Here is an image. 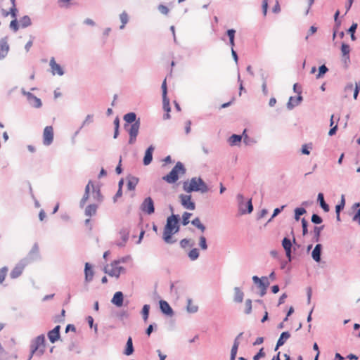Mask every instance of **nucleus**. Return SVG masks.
<instances>
[{"mask_svg":"<svg viewBox=\"0 0 360 360\" xmlns=\"http://www.w3.org/2000/svg\"><path fill=\"white\" fill-rule=\"evenodd\" d=\"M322 248V245L318 243L315 245L314 250H312L311 257L316 262H319L321 259Z\"/></svg>","mask_w":360,"mask_h":360,"instance_id":"obj_20","label":"nucleus"},{"mask_svg":"<svg viewBox=\"0 0 360 360\" xmlns=\"http://www.w3.org/2000/svg\"><path fill=\"white\" fill-rule=\"evenodd\" d=\"M307 212L305 208L304 207H297L295 209V219L296 221H299L300 219V216L303 215Z\"/></svg>","mask_w":360,"mask_h":360,"instance_id":"obj_43","label":"nucleus"},{"mask_svg":"<svg viewBox=\"0 0 360 360\" xmlns=\"http://www.w3.org/2000/svg\"><path fill=\"white\" fill-rule=\"evenodd\" d=\"M246 129H244L242 134L243 143L247 146H250L255 143V141L246 134Z\"/></svg>","mask_w":360,"mask_h":360,"instance_id":"obj_40","label":"nucleus"},{"mask_svg":"<svg viewBox=\"0 0 360 360\" xmlns=\"http://www.w3.org/2000/svg\"><path fill=\"white\" fill-rule=\"evenodd\" d=\"M26 266V263L23 261L19 262L11 271L10 273V276L11 278L15 279L18 278L22 273L25 266Z\"/></svg>","mask_w":360,"mask_h":360,"instance_id":"obj_12","label":"nucleus"},{"mask_svg":"<svg viewBox=\"0 0 360 360\" xmlns=\"http://www.w3.org/2000/svg\"><path fill=\"white\" fill-rule=\"evenodd\" d=\"M269 281L266 276H262V280L257 284L258 288L260 289L267 288L269 285Z\"/></svg>","mask_w":360,"mask_h":360,"instance_id":"obj_49","label":"nucleus"},{"mask_svg":"<svg viewBox=\"0 0 360 360\" xmlns=\"http://www.w3.org/2000/svg\"><path fill=\"white\" fill-rule=\"evenodd\" d=\"M341 51L342 56L345 58V59L349 60V52L350 47L347 44L342 43L341 45Z\"/></svg>","mask_w":360,"mask_h":360,"instance_id":"obj_36","label":"nucleus"},{"mask_svg":"<svg viewBox=\"0 0 360 360\" xmlns=\"http://www.w3.org/2000/svg\"><path fill=\"white\" fill-rule=\"evenodd\" d=\"M284 207H285V205H283L281 207H277V208L274 209L273 214H272L271 217L268 220V222H270L272 220V219H274L278 214H279L281 212V211L283 210Z\"/></svg>","mask_w":360,"mask_h":360,"instance_id":"obj_59","label":"nucleus"},{"mask_svg":"<svg viewBox=\"0 0 360 360\" xmlns=\"http://www.w3.org/2000/svg\"><path fill=\"white\" fill-rule=\"evenodd\" d=\"M312 148V143L304 144L302 146L301 152L304 155H309L310 150Z\"/></svg>","mask_w":360,"mask_h":360,"instance_id":"obj_51","label":"nucleus"},{"mask_svg":"<svg viewBox=\"0 0 360 360\" xmlns=\"http://www.w3.org/2000/svg\"><path fill=\"white\" fill-rule=\"evenodd\" d=\"M252 300L250 299H247L245 302V310L244 313L245 314H250L252 312Z\"/></svg>","mask_w":360,"mask_h":360,"instance_id":"obj_47","label":"nucleus"},{"mask_svg":"<svg viewBox=\"0 0 360 360\" xmlns=\"http://www.w3.org/2000/svg\"><path fill=\"white\" fill-rule=\"evenodd\" d=\"M359 91H360V82H358L355 83V88L354 89L353 97L355 100L357 99Z\"/></svg>","mask_w":360,"mask_h":360,"instance_id":"obj_63","label":"nucleus"},{"mask_svg":"<svg viewBox=\"0 0 360 360\" xmlns=\"http://www.w3.org/2000/svg\"><path fill=\"white\" fill-rule=\"evenodd\" d=\"M155 147L151 145L145 151L144 157L143 159V164L146 166L150 165L153 160V153Z\"/></svg>","mask_w":360,"mask_h":360,"instance_id":"obj_16","label":"nucleus"},{"mask_svg":"<svg viewBox=\"0 0 360 360\" xmlns=\"http://www.w3.org/2000/svg\"><path fill=\"white\" fill-rule=\"evenodd\" d=\"M123 301L124 295L121 291L116 292L111 300V302L117 307H120L123 305Z\"/></svg>","mask_w":360,"mask_h":360,"instance_id":"obj_19","label":"nucleus"},{"mask_svg":"<svg viewBox=\"0 0 360 360\" xmlns=\"http://www.w3.org/2000/svg\"><path fill=\"white\" fill-rule=\"evenodd\" d=\"M49 65L52 70L53 75L57 74L60 76H62L64 75L65 72H64L63 68L56 62L54 58H51Z\"/></svg>","mask_w":360,"mask_h":360,"instance_id":"obj_15","label":"nucleus"},{"mask_svg":"<svg viewBox=\"0 0 360 360\" xmlns=\"http://www.w3.org/2000/svg\"><path fill=\"white\" fill-rule=\"evenodd\" d=\"M30 256L35 255L37 257H39V246H38L37 243H34L33 245L31 250L30 251Z\"/></svg>","mask_w":360,"mask_h":360,"instance_id":"obj_57","label":"nucleus"},{"mask_svg":"<svg viewBox=\"0 0 360 360\" xmlns=\"http://www.w3.org/2000/svg\"><path fill=\"white\" fill-rule=\"evenodd\" d=\"M199 246L202 250H206L208 248L207 239L204 236H200L199 237Z\"/></svg>","mask_w":360,"mask_h":360,"instance_id":"obj_48","label":"nucleus"},{"mask_svg":"<svg viewBox=\"0 0 360 360\" xmlns=\"http://www.w3.org/2000/svg\"><path fill=\"white\" fill-rule=\"evenodd\" d=\"M140 124V118H138L137 122L129 124L125 129L128 131L129 135H138Z\"/></svg>","mask_w":360,"mask_h":360,"instance_id":"obj_22","label":"nucleus"},{"mask_svg":"<svg viewBox=\"0 0 360 360\" xmlns=\"http://www.w3.org/2000/svg\"><path fill=\"white\" fill-rule=\"evenodd\" d=\"M235 34L236 30L234 29H229L226 31V35L229 39V45L231 49H233L235 46Z\"/></svg>","mask_w":360,"mask_h":360,"instance_id":"obj_31","label":"nucleus"},{"mask_svg":"<svg viewBox=\"0 0 360 360\" xmlns=\"http://www.w3.org/2000/svg\"><path fill=\"white\" fill-rule=\"evenodd\" d=\"M192 215V213H190V212H185L183 214H182V219H181V224L184 225V226H186L187 224H189V218L191 217V216Z\"/></svg>","mask_w":360,"mask_h":360,"instance_id":"obj_52","label":"nucleus"},{"mask_svg":"<svg viewBox=\"0 0 360 360\" xmlns=\"http://www.w3.org/2000/svg\"><path fill=\"white\" fill-rule=\"evenodd\" d=\"M141 210L147 214H152L155 212V205L153 200L151 197H147L146 198L140 206Z\"/></svg>","mask_w":360,"mask_h":360,"instance_id":"obj_5","label":"nucleus"},{"mask_svg":"<svg viewBox=\"0 0 360 360\" xmlns=\"http://www.w3.org/2000/svg\"><path fill=\"white\" fill-rule=\"evenodd\" d=\"M159 304L160 309L163 314L168 316H172L174 315V311L167 301L162 300L159 302Z\"/></svg>","mask_w":360,"mask_h":360,"instance_id":"obj_13","label":"nucleus"},{"mask_svg":"<svg viewBox=\"0 0 360 360\" xmlns=\"http://www.w3.org/2000/svg\"><path fill=\"white\" fill-rule=\"evenodd\" d=\"M44 342H45V336L44 335L41 334L37 338H35L32 341V343L34 345H38V347H40L41 345L44 346Z\"/></svg>","mask_w":360,"mask_h":360,"instance_id":"obj_38","label":"nucleus"},{"mask_svg":"<svg viewBox=\"0 0 360 360\" xmlns=\"http://www.w3.org/2000/svg\"><path fill=\"white\" fill-rule=\"evenodd\" d=\"M265 356L264 348H261L259 352L253 356V360H259Z\"/></svg>","mask_w":360,"mask_h":360,"instance_id":"obj_64","label":"nucleus"},{"mask_svg":"<svg viewBox=\"0 0 360 360\" xmlns=\"http://www.w3.org/2000/svg\"><path fill=\"white\" fill-rule=\"evenodd\" d=\"M345 205V195H342L340 202L335 206V212H341Z\"/></svg>","mask_w":360,"mask_h":360,"instance_id":"obj_50","label":"nucleus"},{"mask_svg":"<svg viewBox=\"0 0 360 360\" xmlns=\"http://www.w3.org/2000/svg\"><path fill=\"white\" fill-rule=\"evenodd\" d=\"M150 306L149 304H144L141 309V314L142 315V318L145 322H146L148 319L149 313H150Z\"/></svg>","mask_w":360,"mask_h":360,"instance_id":"obj_34","label":"nucleus"},{"mask_svg":"<svg viewBox=\"0 0 360 360\" xmlns=\"http://www.w3.org/2000/svg\"><path fill=\"white\" fill-rule=\"evenodd\" d=\"M157 328L156 323H153L150 324L146 330V334L148 336H150V334L153 333L154 328Z\"/></svg>","mask_w":360,"mask_h":360,"instance_id":"obj_62","label":"nucleus"},{"mask_svg":"<svg viewBox=\"0 0 360 360\" xmlns=\"http://www.w3.org/2000/svg\"><path fill=\"white\" fill-rule=\"evenodd\" d=\"M311 221L314 224H320L323 222V219L317 214H313Z\"/></svg>","mask_w":360,"mask_h":360,"instance_id":"obj_54","label":"nucleus"},{"mask_svg":"<svg viewBox=\"0 0 360 360\" xmlns=\"http://www.w3.org/2000/svg\"><path fill=\"white\" fill-rule=\"evenodd\" d=\"M94 272L92 269L91 265L86 262L84 266V275H85V281L86 283H89L93 280Z\"/></svg>","mask_w":360,"mask_h":360,"instance_id":"obj_21","label":"nucleus"},{"mask_svg":"<svg viewBox=\"0 0 360 360\" xmlns=\"http://www.w3.org/2000/svg\"><path fill=\"white\" fill-rule=\"evenodd\" d=\"M187 311L189 313H195L198 310V307L192 304V300L191 298L187 299Z\"/></svg>","mask_w":360,"mask_h":360,"instance_id":"obj_39","label":"nucleus"},{"mask_svg":"<svg viewBox=\"0 0 360 360\" xmlns=\"http://www.w3.org/2000/svg\"><path fill=\"white\" fill-rule=\"evenodd\" d=\"M237 200L238 202L239 210L242 214H250L253 211V205L252 199H249L246 203L244 202V196L238 193L237 195Z\"/></svg>","mask_w":360,"mask_h":360,"instance_id":"obj_3","label":"nucleus"},{"mask_svg":"<svg viewBox=\"0 0 360 360\" xmlns=\"http://www.w3.org/2000/svg\"><path fill=\"white\" fill-rule=\"evenodd\" d=\"M301 222L302 228V235L306 236L308 233V221L305 219V218H302Z\"/></svg>","mask_w":360,"mask_h":360,"instance_id":"obj_55","label":"nucleus"},{"mask_svg":"<svg viewBox=\"0 0 360 360\" xmlns=\"http://www.w3.org/2000/svg\"><path fill=\"white\" fill-rule=\"evenodd\" d=\"M186 169L181 162H177L169 174L162 176V180L168 184H174L179 179V176L185 174Z\"/></svg>","mask_w":360,"mask_h":360,"instance_id":"obj_2","label":"nucleus"},{"mask_svg":"<svg viewBox=\"0 0 360 360\" xmlns=\"http://www.w3.org/2000/svg\"><path fill=\"white\" fill-rule=\"evenodd\" d=\"M127 179V189L129 191H134L137 186L139 179L136 176L129 175Z\"/></svg>","mask_w":360,"mask_h":360,"instance_id":"obj_24","label":"nucleus"},{"mask_svg":"<svg viewBox=\"0 0 360 360\" xmlns=\"http://www.w3.org/2000/svg\"><path fill=\"white\" fill-rule=\"evenodd\" d=\"M10 28L13 30L14 32H17L18 30L19 25L16 18L11 20V22H10Z\"/></svg>","mask_w":360,"mask_h":360,"instance_id":"obj_60","label":"nucleus"},{"mask_svg":"<svg viewBox=\"0 0 360 360\" xmlns=\"http://www.w3.org/2000/svg\"><path fill=\"white\" fill-rule=\"evenodd\" d=\"M317 201L319 203L320 207L323 209L325 212H328L330 210L329 205L324 200L323 193H319L317 196Z\"/></svg>","mask_w":360,"mask_h":360,"instance_id":"obj_26","label":"nucleus"},{"mask_svg":"<svg viewBox=\"0 0 360 360\" xmlns=\"http://www.w3.org/2000/svg\"><path fill=\"white\" fill-rule=\"evenodd\" d=\"M7 271L8 268L6 266H4L1 269H0V284L2 283L5 280Z\"/></svg>","mask_w":360,"mask_h":360,"instance_id":"obj_56","label":"nucleus"},{"mask_svg":"<svg viewBox=\"0 0 360 360\" xmlns=\"http://www.w3.org/2000/svg\"><path fill=\"white\" fill-rule=\"evenodd\" d=\"M199 192L202 193H207L209 191V188L205 182L202 180V178L198 177V184Z\"/></svg>","mask_w":360,"mask_h":360,"instance_id":"obj_37","label":"nucleus"},{"mask_svg":"<svg viewBox=\"0 0 360 360\" xmlns=\"http://www.w3.org/2000/svg\"><path fill=\"white\" fill-rule=\"evenodd\" d=\"M98 205L96 204H90L86 207L84 210V214L87 217H92L96 214Z\"/></svg>","mask_w":360,"mask_h":360,"instance_id":"obj_28","label":"nucleus"},{"mask_svg":"<svg viewBox=\"0 0 360 360\" xmlns=\"http://www.w3.org/2000/svg\"><path fill=\"white\" fill-rule=\"evenodd\" d=\"M53 141V129L51 126H46L43 133V143L44 146H50Z\"/></svg>","mask_w":360,"mask_h":360,"instance_id":"obj_9","label":"nucleus"},{"mask_svg":"<svg viewBox=\"0 0 360 360\" xmlns=\"http://www.w3.org/2000/svg\"><path fill=\"white\" fill-rule=\"evenodd\" d=\"M89 194H90L89 193H87V194H86V192H84L83 197L82 198V199L79 202V207L81 208H82L85 205L86 201L88 200V199L89 198Z\"/></svg>","mask_w":360,"mask_h":360,"instance_id":"obj_58","label":"nucleus"},{"mask_svg":"<svg viewBox=\"0 0 360 360\" xmlns=\"http://www.w3.org/2000/svg\"><path fill=\"white\" fill-rule=\"evenodd\" d=\"M179 216L172 214L167 217V223L164 228L163 239L167 243H174L175 241L172 240V236L179 231Z\"/></svg>","mask_w":360,"mask_h":360,"instance_id":"obj_1","label":"nucleus"},{"mask_svg":"<svg viewBox=\"0 0 360 360\" xmlns=\"http://www.w3.org/2000/svg\"><path fill=\"white\" fill-rule=\"evenodd\" d=\"M199 250L196 248H193L188 253V256L191 261H195L199 257Z\"/></svg>","mask_w":360,"mask_h":360,"instance_id":"obj_41","label":"nucleus"},{"mask_svg":"<svg viewBox=\"0 0 360 360\" xmlns=\"http://www.w3.org/2000/svg\"><path fill=\"white\" fill-rule=\"evenodd\" d=\"M21 93L26 96L29 105L34 108H40L42 106V102L40 98H37L32 93L25 91L24 88L21 89Z\"/></svg>","mask_w":360,"mask_h":360,"instance_id":"obj_4","label":"nucleus"},{"mask_svg":"<svg viewBox=\"0 0 360 360\" xmlns=\"http://www.w3.org/2000/svg\"><path fill=\"white\" fill-rule=\"evenodd\" d=\"M125 124L124 125V129L129 127V124H131L136 122H137L136 114L134 112H128L124 115L123 117Z\"/></svg>","mask_w":360,"mask_h":360,"instance_id":"obj_18","label":"nucleus"},{"mask_svg":"<svg viewBox=\"0 0 360 360\" xmlns=\"http://www.w3.org/2000/svg\"><path fill=\"white\" fill-rule=\"evenodd\" d=\"M181 205L188 210H194L195 204L191 200V195L181 194L179 196Z\"/></svg>","mask_w":360,"mask_h":360,"instance_id":"obj_8","label":"nucleus"},{"mask_svg":"<svg viewBox=\"0 0 360 360\" xmlns=\"http://www.w3.org/2000/svg\"><path fill=\"white\" fill-rule=\"evenodd\" d=\"M242 139H243L242 134L241 135L232 134L229 138L228 142H229V145L231 146H237V145H238L241 142Z\"/></svg>","mask_w":360,"mask_h":360,"instance_id":"obj_30","label":"nucleus"},{"mask_svg":"<svg viewBox=\"0 0 360 360\" xmlns=\"http://www.w3.org/2000/svg\"><path fill=\"white\" fill-rule=\"evenodd\" d=\"M129 233L130 230L129 228L123 227L121 229L119 233L122 240L116 242V245L120 248L124 247L127 240H129Z\"/></svg>","mask_w":360,"mask_h":360,"instance_id":"obj_10","label":"nucleus"},{"mask_svg":"<svg viewBox=\"0 0 360 360\" xmlns=\"http://www.w3.org/2000/svg\"><path fill=\"white\" fill-rule=\"evenodd\" d=\"M198 177H193L189 183L188 181H184L183 183V189L186 193L199 192V188L198 186Z\"/></svg>","mask_w":360,"mask_h":360,"instance_id":"obj_7","label":"nucleus"},{"mask_svg":"<svg viewBox=\"0 0 360 360\" xmlns=\"http://www.w3.org/2000/svg\"><path fill=\"white\" fill-rule=\"evenodd\" d=\"M60 326L59 325L54 327L53 329L48 332L47 336L51 343H55L60 338Z\"/></svg>","mask_w":360,"mask_h":360,"instance_id":"obj_11","label":"nucleus"},{"mask_svg":"<svg viewBox=\"0 0 360 360\" xmlns=\"http://www.w3.org/2000/svg\"><path fill=\"white\" fill-rule=\"evenodd\" d=\"M290 337V334L288 331H284L281 333L278 340H277L276 345L275 347L274 350L276 351L278 348L283 346L285 341Z\"/></svg>","mask_w":360,"mask_h":360,"instance_id":"obj_23","label":"nucleus"},{"mask_svg":"<svg viewBox=\"0 0 360 360\" xmlns=\"http://www.w3.org/2000/svg\"><path fill=\"white\" fill-rule=\"evenodd\" d=\"M302 100L303 97L301 94H297V97L290 96L286 104V107L290 110H292L295 106L298 105Z\"/></svg>","mask_w":360,"mask_h":360,"instance_id":"obj_14","label":"nucleus"},{"mask_svg":"<svg viewBox=\"0 0 360 360\" xmlns=\"http://www.w3.org/2000/svg\"><path fill=\"white\" fill-rule=\"evenodd\" d=\"M120 20L122 22V25L120 27V28L122 30L124 27L125 25L129 21V16H128V14L125 12V11H123L120 15Z\"/></svg>","mask_w":360,"mask_h":360,"instance_id":"obj_44","label":"nucleus"},{"mask_svg":"<svg viewBox=\"0 0 360 360\" xmlns=\"http://www.w3.org/2000/svg\"><path fill=\"white\" fill-rule=\"evenodd\" d=\"M9 51V45L6 38H2L0 40V60L4 59Z\"/></svg>","mask_w":360,"mask_h":360,"instance_id":"obj_17","label":"nucleus"},{"mask_svg":"<svg viewBox=\"0 0 360 360\" xmlns=\"http://www.w3.org/2000/svg\"><path fill=\"white\" fill-rule=\"evenodd\" d=\"M65 310L62 309L60 314L56 315L53 317V321L55 323H63L65 321Z\"/></svg>","mask_w":360,"mask_h":360,"instance_id":"obj_46","label":"nucleus"},{"mask_svg":"<svg viewBox=\"0 0 360 360\" xmlns=\"http://www.w3.org/2000/svg\"><path fill=\"white\" fill-rule=\"evenodd\" d=\"M191 224L195 226L197 229L204 232L206 229L205 226L201 223L199 217H195L191 221Z\"/></svg>","mask_w":360,"mask_h":360,"instance_id":"obj_33","label":"nucleus"},{"mask_svg":"<svg viewBox=\"0 0 360 360\" xmlns=\"http://www.w3.org/2000/svg\"><path fill=\"white\" fill-rule=\"evenodd\" d=\"M111 269H108V266L104 267V272L108 274L110 276H115L116 278H119L122 273H124L126 269L124 267L114 265L113 262L110 264Z\"/></svg>","mask_w":360,"mask_h":360,"instance_id":"obj_6","label":"nucleus"},{"mask_svg":"<svg viewBox=\"0 0 360 360\" xmlns=\"http://www.w3.org/2000/svg\"><path fill=\"white\" fill-rule=\"evenodd\" d=\"M158 11L162 13V14H164V15H167L169 12V8L163 5V4H160L158 6Z\"/></svg>","mask_w":360,"mask_h":360,"instance_id":"obj_61","label":"nucleus"},{"mask_svg":"<svg viewBox=\"0 0 360 360\" xmlns=\"http://www.w3.org/2000/svg\"><path fill=\"white\" fill-rule=\"evenodd\" d=\"M328 71V68L326 66V65H321L319 68V73L316 75V78L320 79L322 78L324 75Z\"/></svg>","mask_w":360,"mask_h":360,"instance_id":"obj_45","label":"nucleus"},{"mask_svg":"<svg viewBox=\"0 0 360 360\" xmlns=\"http://www.w3.org/2000/svg\"><path fill=\"white\" fill-rule=\"evenodd\" d=\"M134 345H133L132 338L129 336L127 340L123 354L126 356H130L134 353Z\"/></svg>","mask_w":360,"mask_h":360,"instance_id":"obj_25","label":"nucleus"},{"mask_svg":"<svg viewBox=\"0 0 360 360\" xmlns=\"http://www.w3.org/2000/svg\"><path fill=\"white\" fill-rule=\"evenodd\" d=\"M162 108L164 110L167 112H169L171 111L169 99L168 98L167 95L162 96Z\"/></svg>","mask_w":360,"mask_h":360,"instance_id":"obj_42","label":"nucleus"},{"mask_svg":"<svg viewBox=\"0 0 360 360\" xmlns=\"http://www.w3.org/2000/svg\"><path fill=\"white\" fill-rule=\"evenodd\" d=\"M92 197L94 200L97 202H102L103 200V195L101 192V189L98 186H95L94 185H92Z\"/></svg>","mask_w":360,"mask_h":360,"instance_id":"obj_27","label":"nucleus"},{"mask_svg":"<svg viewBox=\"0 0 360 360\" xmlns=\"http://www.w3.org/2000/svg\"><path fill=\"white\" fill-rule=\"evenodd\" d=\"M233 301L236 303H241L243 300L244 293L239 287L234 288Z\"/></svg>","mask_w":360,"mask_h":360,"instance_id":"obj_29","label":"nucleus"},{"mask_svg":"<svg viewBox=\"0 0 360 360\" xmlns=\"http://www.w3.org/2000/svg\"><path fill=\"white\" fill-rule=\"evenodd\" d=\"M324 229V226H314V237H313V240L315 241V242H319V240H320V236H321V231L323 230Z\"/></svg>","mask_w":360,"mask_h":360,"instance_id":"obj_32","label":"nucleus"},{"mask_svg":"<svg viewBox=\"0 0 360 360\" xmlns=\"http://www.w3.org/2000/svg\"><path fill=\"white\" fill-rule=\"evenodd\" d=\"M282 246L283 249L292 248V243L290 238H288V237H285L282 240Z\"/></svg>","mask_w":360,"mask_h":360,"instance_id":"obj_53","label":"nucleus"},{"mask_svg":"<svg viewBox=\"0 0 360 360\" xmlns=\"http://www.w3.org/2000/svg\"><path fill=\"white\" fill-rule=\"evenodd\" d=\"M20 25L22 28H26L31 25L32 21L28 15H24L20 19Z\"/></svg>","mask_w":360,"mask_h":360,"instance_id":"obj_35","label":"nucleus"}]
</instances>
